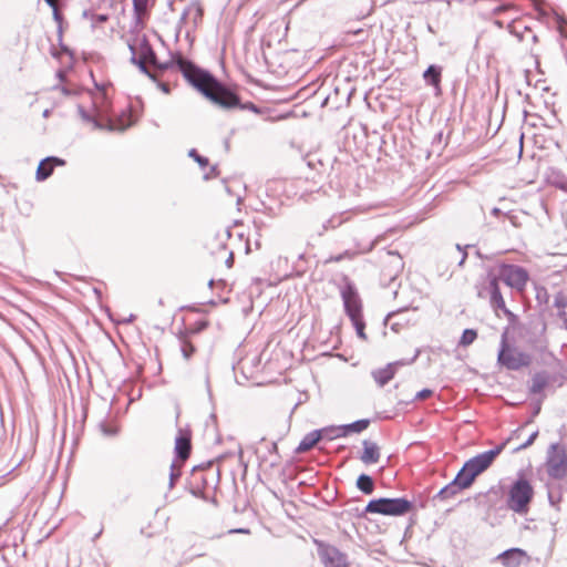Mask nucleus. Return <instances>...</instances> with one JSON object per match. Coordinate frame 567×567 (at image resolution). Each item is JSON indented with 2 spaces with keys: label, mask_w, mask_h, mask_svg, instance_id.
Returning a JSON list of instances; mask_svg holds the SVG:
<instances>
[{
  "label": "nucleus",
  "mask_w": 567,
  "mask_h": 567,
  "mask_svg": "<svg viewBox=\"0 0 567 567\" xmlns=\"http://www.w3.org/2000/svg\"><path fill=\"white\" fill-rule=\"evenodd\" d=\"M508 440L495 446L492 450L485 451L467 460L464 463V471H468L475 478L484 471H486L494 462V460L502 453Z\"/></svg>",
  "instance_id": "8"
},
{
  "label": "nucleus",
  "mask_w": 567,
  "mask_h": 567,
  "mask_svg": "<svg viewBox=\"0 0 567 567\" xmlns=\"http://www.w3.org/2000/svg\"><path fill=\"white\" fill-rule=\"evenodd\" d=\"M369 424H370V421L365 420V419L358 420V421H354L349 424H344V425H342V429L344 431V436L352 432L360 433V432L364 431L369 426Z\"/></svg>",
  "instance_id": "26"
},
{
  "label": "nucleus",
  "mask_w": 567,
  "mask_h": 567,
  "mask_svg": "<svg viewBox=\"0 0 567 567\" xmlns=\"http://www.w3.org/2000/svg\"><path fill=\"white\" fill-rule=\"evenodd\" d=\"M548 384V378L544 373H536L532 379L529 391L533 394L540 393Z\"/></svg>",
  "instance_id": "24"
},
{
  "label": "nucleus",
  "mask_w": 567,
  "mask_h": 567,
  "mask_svg": "<svg viewBox=\"0 0 567 567\" xmlns=\"http://www.w3.org/2000/svg\"><path fill=\"white\" fill-rule=\"evenodd\" d=\"M50 7H53V0H44Z\"/></svg>",
  "instance_id": "49"
},
{
  "label": "nucleus",
  "mask_w": 567,
  "mask_h": 567,
  "mask_svg": "<svg viewBox=\"0 0 567 567\" xmlns=\"http://www.w3.org/2000/svg\"><path fill=\"white\" fill-rule=\"evenodd\" d=\"M128 49L131 51L130 61L152 80H155V73L150 71L147 65H152L161 71L167 70L173 65L172 62L159 63L157 61L156 53L145 37L137 39L135 43H128Z\"/></svg>",
  "instance_id": "3"
},
{
  "label": "nucleus",
  "mask_w": 567,
  "mask_h": 567,
  "mask_svg": "<svg viewBox=\"0 0 567 567\" xmlns=\"http://www.w3.org/2000/svg\"><path fill=\"white\" fill-rule=\"evenodd\" d=\"M48 115H49V111H48V110H45V111L43 112V116H44V117H47Z\"/></svg>",
  "instance_id": "53"
},
{
  "label": "nucleus",
  "mask_w": 567,
  "mask_h": 567,
  "mask_svg": "<svg viewBox=\"0 0 567 567\" xmlns=\"http://www.w3.org/2000/svg\"><path fill=\"white\" fill-rule=\"evenodd\" d=\"M548 498H549L550 504L554 505L555 501H554L551 493L548 494Z\"/></svg>",
  "instance_id": "44"
},
{
  "label": "nucleus",
  "mask_w": 567,
  "mask_h": 567,
  "mask_svg": "<svg viewBox=\"0 0 567 567\" xmlns=\"http://www.w3.org/2000/svg\"><path fill=\"white\" fill-rule=\"evenodd\" d=\"M133 122L131 121V115L130 114H122L116 121H113L111 118H109L104 125H105V128L103 131H109V132H114V131H118V132H124L126 128H128L130 126H132Z\"/></svg>",
  "instance_id": "17"
},
{
  "label": "nucleus",
  "mask_w": 567,
  "mask_h": 567,
  "mask_svg": "<svg viewBox=\"0 0 567 567\" xmlns=\"http://www.w3.org/2000/svg\"><path fill=\"white\" fill-rule=\"evenodd\" d=\"M413 507L412 502L404 497L388 498L381 497L369 501L364 513L380 514L384 516H402Z\"/></svg>",
  "instance_id": "6"
},
{
  "label": "nucleus",
  "mask_w": 567,
  "mask_h": 567,
  "mask_svg": "<svg viewBox=\"0 0 567 567\" xmlns=\"http://www.w3.org/2000/svg\"><path fill=\"white\" fill-rule=\"evenodd\" d=\"M548 182L556 188L567 193V176L556 168H550L547 174Z\"/></svg>",
  "instance_id": "19"
},
{
  "label": "nucleus",
  "mask_w": 567,
  "mask_h": 567,
  "mask_svg": "<svg viewBox=\"0 0 567 567\" xmlns=\"http://www.w3.org/2000/svg\"><path fill=\"white\" fill-rule=\"evenodd\" d=\"M101 427H102L103 433L107 436H113L117 433L116 429L109 427L105 424H102Z\"/></svg>",
  "instance_id": "39"
},
{
  "label": "nucleus",
  "mask_w": 567,
  "mask_h": 567,
  "mask_svg": "<svg viewBox=\"0 0 567 567\" xmlns=\"http://www.w3.org/2000/svg\"><path fill=\"white\" fill-rule=\"evenodd\" d=\"M396 312H390L386 318H385V321H388L390 318H392Z\"/></svg>",
  "instance_id": "45"
},
{
  "label": "nucleus",
  "mask_w": 567,
  "mask_h": 567,
  "mask_svg": "<svg viewBox=\"0 0 567 567\" xmlns=\"http://www.w3.org/2000/svg\"><path fill=\"white\" fill-rule=\"evenodd\" d=\"M554 306L564 312L565 308L567 307L566 298L561 293H558L555 297Z\"/></svg>",
  "instance_id": "36"
},
{
  "label": "nucleus",
  "mask_w": 567,
  "mask_h": 567,
  "mask_svg": "<svg viewBox=\"0 0 567 567\" xmlns=\"http://www.w3.org/2000/svg\"><path fill=\"white\" fill-rule=\"evenodd\" d=\"M174 63L185 80L216 105L224 109L240 107L258 112L257 106L252 103L240 104L239 97L235 92L223 85L213 74L198 68L192 61L178 56Z\"/></svg>",
  "instance_id": "1"
},
{
  "label": "nucleus",
  "mask_w": 567,
  "mask_h": 567,
  "mask_svg": "<svg viewBox=\"0 0 567 567\" xmlns=\"http://www.w3.org/2000/svg\"><path fill=\"white\" fill-rule=\"evenodd\" d=\"M342 259H343V255H338V256H336V257H331V259H330V260H333V261H337V262H338V261H341Z\"/></svg>",
  "instance_id": "40"
},
{
  "label": "nucleus",
  "mask_w": 567,
  "mask_h": 567,
  "mask_svg": "<svg viewBox=\"0 0 567 567\" xmlns=\"http://www.w3.org/2000/svg\"><path fill=\"white\" fill-rule=\"evenodd\" d=\"M537 436H538V431L533 432L529 435V437L526 439V441L523 444H520V445H518L517 447L514 449V452H519L522 450L527 449L528 446H530L535 442Z\"/></svg>",
  "instance_id": "35"
},
{
  "label": "nucleus",
  "mask_w": 567,
  "mask_h": 567,
  "mask_svg": "<svg viewBox=\"0 0 567 567\" xmlns=\"http://www.w3.org/2000/svg\"><path fill=\"white\" fill-rule=\"evenodd\" d=\"M151 0H133L134 13L137 19L146 14Z\"/></svg>",
  "instance_id": "28"
},
{
  "label": "nucleus",
  "mask_w": 567,
  "mask_h": 567,
  "mask_svg": "<svg viewBox=\"0 0 567 567\" xmlns=\"http://www.w3.org/2000/svg\"><path fill=\"white\" fill-rule=\"evenodd\" d=\"M358 489H360L363 494L370 495L374 491V482L373 478L368 474H361L357 478L355 483Z\"/></svg>",
  "instance_id": "22"
},
{
  "label": "nucleus",
  "mask_w": 567,
  "mask_h": 567,
  "mask_svg": "<svg viewBox=\"0 0 567 567\" xmlns=\"http://www.w3.org/2000/svg\"><path fill=\"white\" fill-rule=\"evenodd\" d=\"M64 159L55 157V156H49L44 159H42L37 168L35 177L38 181H45L49 178L54 169V166H62L64 165Z\"/></svg>",
  "instance_id": "13"
},
{
  "label": "nucleus",
  "mask_w": 567,
  "mask_h": 567,
  "mask_svg": "<svg viewBox=\"0 0 567 567\" xmlns=\"http://www.w3.org/2000/svg\"><path fill=\"white\" fill-rule=\"evenodd\" d=\"M432 394L433 391L431 389H423L415 394L414 400H424L430 398Z\"/></svg>",
  "instance_id": "37"
},
{
  "label": "nucleus",
  "mask_w": 567,
  "mask_h": 567,
  "mask_svg": "<svg viewBox=\"0 0 567 567\" xmlns=\"http://www.w3.org/2000/svg\"><path fill=\"white\" fill-rule=\"evenodd\" d=\"M161 89H162L165 93H168V92H169V87H168V85H167V84H165V83H162V84H161Z\"/></svg>",
  "instance_id": "41"
},
{
  "label": "nucleus",
  "mask_w": 567,
  "mask_h": 567,
  "mask_svg": "<svg viewBox=\"0 0 567 567\" xmlns=\"http://www.w3.org/2000/svg\"><path fill=\"white\" fill-rule=\"evenodd\" d=\"M363 445V452L360 456V460L362 463L369 465V464H375L380 460V447L375 442L364 440L362 442Z\"/></svg>",
  "instance_id": "15"
},
{
  "label": "nucleus",
  "mask_w": 567,
  "mask_h": 567,
  "mask_svg": "<svg viewBox=\"0 0 567 567\" xmlns=\"http://www.w3.org/2000/svg\"><path fill=\"white\" fill-rule=\"evenodd\" d=\"M322 431L313 430L309 433H307L302 440L300 441L299 445L296 449L297 453H305L309 450H311L320 440H322Z\"/></svg>",
  "instance_id": "16"
},
{
  "label": "nucleus",
  "mask_w": 567,
  "mask_h": 567,
  "mask_svg": "<svg viewBox=\"0 0 567 567\" xmlns=\"http://www.w3.org/2000/svg\"><path fill=\"white\" fill-rule=\"evenodd\" d=\"M344 311L350 319L362 316V302L353 282L344 278L343 286L340 289Z\"/></svg>",
  "instance_id": "10"
},
{
  "label": "nucleus",
  "mask_w": 567,
  "mask_h": 567,
  "mask_svg": "<svg viewBox=\"0 0 567 567\" xmlns=\"http://www.w3.org/2000/svg\"><path fill=\"white\" fill-rule=\"evenodd\" d=\"M442 68L435 64L430 65L423 73L425 82L436 90H440Z\"/></svg>",
  "instance_id": "18"
},
{
  "label": "nucleus",
  "mask_w": 567,
  "mask_h": 567,
  "mask_svg": "<svg viewBox=\"0 0 567 567\" xmlns=\"http://www.w3.org/2000/svg\"><path fill=\"white\" fill-rule=\"evenodd\" d=\"M509 328L506 327L501 336L497 362L507 370L517 371L528 367L532 358L527 352L519 350L508 342Z\"/></svg>",
  "instance_id": "4"
},
{
  "label": "nucleus",
  "mask_w": 567,
  "mask_h": 567,
  "mask_svg": "<svg viewBox=\"0 0 567 567\" xmlns=\"http://www.w3.org/2000/svg\"><path fill=\"white\" fill-rule=\"evenodd\" d=\"M51 8L53 9V19L58 23L59 40L61 41L62 40V20H63V18H62V14L60 13V11L58 10L54 0H53V7H51Z\"/></svg>",
  "instance_id": "32"
},
{
  "label": "nucleus",
  "mask_w": 567,
  "mask_h": 567,
  "mask_svg": "<svg viewBox=\"0 0 567 567\" xmlns=\"http://www.w3.org/2000/svg\"><path fill=\"white\" fill-rule=\"evenodd\" d=\"M233 261V254H229V258L227 259V262L230 264Z\"/></svg>",
  "instance_id": "50"
},
{
  "label": "nucleus",
  "mask_w": 567,
  "mask_h": 567,
  "mask_svg": "<svg viewBox=\"0 0 567 567\" xmlns=\"http://www.w3.org/2000/svg\"><path fill=\"white\" fill-rule=\"evenodd\" d=\"M492 213H493L494 215H496V214H498V213H499V209H498V208H493Z\"/></svg>",
  "instance_id": "51"
},
{
  "label": "nucleus",
  "mask_w": 567,
  "mask_h": 567,
  "mask_svg": "<svg viewBox=\"0 0 567 567\" xmlns=\"http://www.w3.org/2000/svg\"><path fill=\"white\" fill-rule=\"evenodd\" d=\"M190 436L188 433H184L179 430V434L175 439V454L176 457L184 462L190 454Z\"/></svg>",
  "instance_id": "14"
},
{
  "label": "nucleus",
  "mask_w": 567,
  "mask_h": 567,
  "mask_svg": "<svg viewBox=\"0 0 567 567\" xmlns=\"http://www.w3.org/2000/svg\"><path fill=\"white\" fill-rule=\"evenodd\" d=\"M435 137H436V141H441V138H442V133H439Z\"/></svg>",
  "instance_id": "52"
},
{
  "label": "nucleus",
  "mask_w": 567,
  "mask_h": 567,
  "mask_svg": "<svg viewBox=\"0 0 567 567\" xmlns=\"http://www.w3.org/2000/svg\"><path fill=\"white\" fill-rule=\"evenodd\" d=\"M78 113L81 120L85 123L92 124L95 130H104L105 125L102 120L99 118L97 114H91L81 104L78 105Z\"/></svg>",
  "instance_id": "20"
},
{
  "label": "nucleus",
  "mask_w": 567,
  "mask_h": 567,
  "mask_svg": "<svg viewBox=\"0 0 567 567\" xmlns=\"http://www.w3.org/2000/svg\"><path fill=\"white\" fill-rule=\"evenodd\" d=\"M526 558V553L520 548H511L497 556L505 567H519Z\"/></svg>",
  "instance_id": "12"
},
{
  "label": "nucleus",
  "mask_w": 567,
  "mask_h": 567,
  "mask_svg": "<svg viewBox=\"0 0 567 567\" xmlns=\"http://www.w3.org/2000/svg\"><path fill=\"white\" fill-rule=\"evenodd\" d=\"M101 534H102V529H100V530L95 534V536H94V538H93V539H96L97 537H100V536H101Z\"/></svg>",
  "instance_id": "48"
},
{
  "label": "nucleus",
  "mask_w": 567,
  "mask_h": 567,
  "mask_svg": "<svg viewBox=\"0 0 567 567\" xmlns=\"http://www.w3.org/2000/svg\"><path fill=\"white\" fill-rule=\"evenodd\" d=\"M475 477L468 472V471H464V466L458 471V473L456 474V476L454 477V482H456L457 486L462 489H465V488H468L473 482H474Z\"/></svg>",
  "instance_id": "23"
},
{
  "label": "nucleus",
  "mask_w": 567,
  "mask_h": 567,
  "mask_svg": "<svg viewBox=\"0 0 567 567\" xmlns=\"http://www.w3.org/2000/svg\"><path fill=\"white\" fill-rule=\"evenodd\" d=\"M181 352H182L183 357L186 360H188L195 352V347L190 342L183 340L182 344H181Z\"/></svg>",
  "instance_id": "33"
},
{
  "label": "nucleus",
  "mask_w": 567,
  "mask_h": 567,
  "mask_svg": "<svg viewBox=\"0 0 567 567\" xmlns=\"http://www.w3.org/2000/svg\"><path fill=\"white\" fill-rule=\"evenodd\" d=\"M188 156L194 158L200 167H206L209 163L208 158L199 155L195 148L189 150Z\"/></svg>",
  "instance_id": "34"
},
{
  "label": "nucleus",
  "mask_w": 567,
  "mask_h": 567,
  "mask_svg": "<svg viewBox=\"0 0 567 567\" xmlns=\"http://www.w3.org/2000/svg\"><path fill=\"white\" fill-rule=\"evenodd\" d=\"M182 471L181 468L173 462L171 464V472H169V488H173L176 481L181 477Z\"/></svg>",
  "instance_id": "31"
},
{
  "label": "nucleus",
  "mask_w": 567,
  "mask_h": 567,
  "mask_svg": "<svg viewBox=\"0 0 567 567\" xmlns=\"http://www.w3.org/2000/svg\"><path fill=\"white\" fill-rule=\"evenodd\" d=\"M353 327L355 328V332L358 334L359 338H361L362 340H365L367 339V336L364 333V328H365V323H364V320H363V317L362 316H359L354 319H350Z\"/></svg>",
  "instance_id": "29"
},
{
  "label": "nucleus",
  "mask_w": 567,
  "mask_h": 567,
  "mask_svg": "<svg viewBox=\"0 0 567 567\" xmlns=\"http://www.w3.org/2000/svg\"><path fill=\"white\" fill-rule=\"evenodd\" d=\"M235 532H236V533H248L249 530H248V529L240 528V529H236Z\"/></svg>",
  "instance_id": "46"
},
{
  "label": "nucleus",
  "mask_w": 567,
  "mask_h": 567,
  "mask_svg": "<svg viewBox=\"0 0 567 567\" xmlns=\"http://www.w3.org/2000/svg\"><path fill=\"white\" fill-rule=\"evenodd\" d=\"M58 76H59L60 79H62V76H63V75H62V72H61V71H59V72H58Z\"/></svg>",
  "instance_id": "55"
},
{
  "label": "nucleus",
  "mask_w": 567,
  "mask_h": 567,
  "mask_svg": "<svg viewBox=\"0 0 567 567\" xmlns=\"http://www.w3.org/2000/svg\"><path fill=\"white\" fill-rule=\"evenodd\" d=\"M534 496V488L529 481L519 476L508 491L507 507L517 514H526Z\"/></svg>",
  "instance_id": "5"
},
{
  "label": "nucleus",
  "mask_w": 567,
  "mask_h": 567,
  "mask_svg": "<svg viewBox=\"0 0 567 567\" xmlns=\"http://www.w3.org/2000/svg\"><path fill=\"white\" fill-rule=\"evenodd\" d=\"M134 318L135 317L133 315H131L127 319L124 320V322L130 323L134 320Z\"/></svg>",
  "instance_id": "43"
},
{
  "label": "nucleus",
  "mask_w": 567,
  "mask_h": 567,
  "mask_svg": "<svg viewBox=\"0 0 567 567\" xmlns=\"http://www.w3.org/2000/svg\"><path fill=\"white\" fill-rule=\"evenodd\" d=\"M319 431H322V439H327L328 441H332L337 437L344 436V431L341 426H327L323 429H320Z\"/></svg>",
  "instance_id": "27"
},
{
  "label": "nucleus",
  "mask_w": 567,
  "mask_h": 567,
  "mask_svg": "<svg viewBox=\"0 0 567 567\" xmlns=\"http://www.w3.org/2000/svg\"><path fill=\"white\" fill-rule=\"evenodd\" d=\"M417 355H419V351H416V353L414 354V357L411 359V361H410L409 363H411V362L415 361V359L417 358Z\"/></svg>",
  "instance_id": "47"
},
{
  "label": "nucleus",
  "mask_w": 567,
  "mask_h": 567,
  "mask_svg": "<svg viewBox=\"0 0 567 567\" xmlns=\"http://www.w3.org/2000/svg\"><path fill=\"white\" fill-rule=\"evenodd\" d=\"M202 12H203V11H202V9H200V8H198V9H197V14H198V16H202Z\"/></svg>",
  "instance_id": "54"
},
{
  "label": "nucleus",
  "mask_w": 567,
  "mask_h": 567,
  "mask_svg": "<svg viewBox=\"0 0 567 567\" xmlns=\"http://www.w3.org/2000/svg\"><path fill=\"white\" fill-rule=\"evenodd\" d=\"M471 246L467 245L465 246V248L463 249L460 245H456V249L461 252V259L458 260V266H463L466 258H467V252L465 251L466 248H470Z\"/></svg>",
  "instance_id": "38"
},
{
  "label": "nucleus",
  "mask_w": 567,
  "mask_h": 567,
  "mask_svg": "<svg viewBox=\"0 0 567 567\" xmlns=\"http://www.w3.org/2000/svg\"><path fill=\"white\" fill-rule=\"evenodd\" d=\"M61 91H62V92H63V94H65V95L71 94V91H70L69 89H66L65 86H62V87H61Z\"/></svg>",
  "instance_id": "42"
},
{
  "label": "nucleus",
  "mask_w": 567,
  "mask_h": 567,
  "mask_svg": "<svg viewBox=\"0 0 567 567\" xmlns=\"http://www.w3.org/2000/svg\"><path fill=\"white\" fill-rule=\"evenodd\" d=\"M404 364H406L404 361L391 362L384 368L373 370L371 375L379 386H384L394 378L396 368Z\"/></svg>",
  "instance_id": "11"
},
{
  "label": "nucleus",
  "mask_w": 567,
  "mask_h": 567,
  "mask_svg": "<svg viewBox=\"0 0 567 567\" xmlns=\"http://www.w3.org/2000/svg\"><path fill=\"white\" fill-rule=\"evenodd\" d=\"M461 491L462 488L457 486L456 482L452 481L437 492V494L434 496V499H450L457 495Z\"/></svg>",
  "instance_id": "21"
},
{
  "label": "nucleus",
  "mask_w": 567,
  "mask_h": 567,
  "mask_svg": "<svg viewBox=\"0 0 567 567\" xmlns=\"http://www.w3.org/2000/svg\"><path fill=\"white\" fill-rule=\"evenodd\" d=\"M82 16L83 18L91 20V25L93 29L102 23H105L110 19L109 13H94L90 10H84Z\"/></svg>",
  "instance_id": "25"
},
{
  "label": "nucleus",
  "mask_w": 567,
  "mask_h": 567,
  "mask_svg": "<svg viewBox=\"0 0 567 567\" xmlns=\"http://www.w3.org/2000/svg\"><path fill=\"white\" fill-rule=\"evenodd\" d=\"M318 556L324 567H350L348 556L333 545L315 540Z\"/></svg>",
  "instance_id": "9"
},
{
  "label": "nucleus",
  "mask_w": 567,
  "mask_h": 567,
  "mask_svg": "<svg viewBox=\"0 0 567 567\" xmlns=\"http://www.w3.org/2000/svg\"><path fill=\"white\" fill-rule=\"evenodd\" d=\"M528 278L529 276L525 268L517 265L502 264L498 267L497 275L494 272L487 274L483 287L477 292L478 297H488L491 306L495 310H502L508 319L513 321L516 316L506 308L505 300L499 288V280L517 291H523Z\"/></svg>",
  "instance_id": "2"
},
{
  "label": "nucleus",
  "mask_w": 567,
  "mask_h": 567,
  "mask_svg": "<svg viewBox=\"0 0 567 567\" xmlns=\"http://www.w3.org/2000/svg\"><path fill=\"white\" fill-rule=\"evenodd\" d=\"M546 472L555 480L567 476V449L560 443L549 445L546 455Z\"/></svg>",
  "instance_id": "7"
},
{
  "label": "nucleus",
  "mask_w": 567,
  "mask_h": 567,
  "mask_svg": "<svg viewBox=\"0 0 567 567\" xmlns=\"http://www.w3.org/2000/svg\"><path fill=\"white\" fill-rule=\"evenodd\" d=\"M477 333L473 329H465L461 336L460 344L463 347L470 346L476 339Z\"/></svg>",
  "instance_id": "30"
}]
</instances>
